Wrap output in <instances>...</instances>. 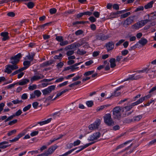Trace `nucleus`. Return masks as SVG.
<instances>
[{"mask_svg": "<svg viewBox=\"0 0 156 156\" xmlns=\"http://www.w3.org/2000/svg\"><path fill=\"white\" fill-rule=\"evenodd\" d=\"M62 110H60V111L55 112L54 113L51 114L49 115V116H52L53 118L54 119L56 117L59 116L60 114V112H61Z\"/></svg>", "mask_w": 156, "mask_h": 156, "instance_id": "29", "label": "nucleus"}, {"mask_svg": "<svg viewBox=\"0 0 156 156\" xmlns=\"http://www.w3.org/2000/svg\"><path fill=\"white\" fill-rule=\"evenodd\" d=\"M82 76V75L80 76H76L74 77H73V81H76L78 80L79 79H80L81 76Z\"/></svg>", "mask_w": 156, "mask_h": 156, "instance_id": "61", "label": "nucleus"}, {"mask_svg": "<svg viewBox=\"0 0 156 156\" xmlns=\"http://www.w3.org/2000/svg\"><path fill=\"white\" fill-rule=\"evenodd\" d=\"M144 10V7L143 6H140L137 7L135 11V12H136L140 11H142Z\"/></svg>", "mask_w": 156, "mask_h": 156, "instance_id": "56", "label": "nucleus"}, {"mask_svg": "<svg viewBox=\"0 0 156 156\" xmlns=\"http://www.w3.org/2000/svg\"><path fill=\"white\" fill-rule=\"evenodd\" d=\"M49 123V119H48L46 120L40 122H37V124H39L41 126H42L43 125H44Z\"/></svg>", "mask_w": 156, "mask_h": 156, "instance_id": "34", "label": "nucleus"}, {"mask_svg": "<svg viewBox=\"0 0 156 156\" xmlns=\"http://www.w3.org/2000/svg\"><path fill=\"white\" fill-rule=\"evenodd\" d=\"M0 34L1 36L3 37L2 39V41H5L9 39V37L8 36L9 33L8 32H3L1 33Z\"/></svg>", "mask_w": 156, "mask_h": 156, "instance_id": "17", "label": "nucleus"}, {"mask_svg": "<svg viewBox=\"0 0 156 156\" xmlns=\"http://www.w3.org/2000/svg\"><path fill=\"white\" fill-rule=\"evenodd\" d=\"M21 57V54L20 53H18L17 55L12 56L10 58V63L12 64L17 65L19 63Z\"/></svg>", "mask_w": 156, "mask_h": 156, "instance_id": "4", "label": "nucleus"}, {"mask_svg": "<svg viewBox=\"0 0 156 156\" xmlns=\"http://www.w3.org/2000/svg\"><path fill=\"white\" fill-rule=\"evenodd\" d=\"M149 20H141L137 22L132 25V28L136 30L138 29L139 28L144 26L145 24L150 21Z\"/></svg>", "mask_w": 156, "mask_h": 156, "instance_id": "3", "label": "nucleus"}, {"mask_svg": "<svg viewBox=\"0 0 156 156\" xmlns=\"http://www.w3.org/2000/svg\"><path fill=\"white\" fill-rule=\"evenodd\" d=\"M68 81H65V82L59 84L58 86V87H62L63 86L66 85L68 84Z\"/></svg>", "mask_w": 156, "mask_h": 156, "instance_id": "57", "label": "nucleus"}, {"mask_svg": "<svg viewBox=\"0 0 156 156\" xmlns=\"http://www.w3.org/2000/svg\"><path fill=\"white\" fill-rule=\"evenodd\" d=\"M135 16H134L128 18L124 22L123 26L125 27H127L129 25L133 22L134 18Z\"/></svg>", "mask_w": 156, "mask_h": 156, "instance_id": "8", "label": "nucleus"}, {"mask_svg": "<svg viewBox=\"0 0 156 156\" xmlns=\"http://www.w3.org/2000/svg\"><path fill=\"white\" fill-rule=\"evenodd\" d=\"M49 65V61L44 62L41 64L40 66L41 67H44Z\"/></svg>", "mask_w": 156, "mask_h": 156, "instance_id": "62", "label": "nucleus"}, {"mask_svg": "<svg viewBox=\"0 0 156 156\" xmlns=\"http://www.w3.org/2000/svg\"><path fill=\"white\" fill-rule=\"evenodd\" d=\"M58 147V146L55 144L49 147V154H52Z\"/></svg>", "mask_w": 156, "mask_h": 156, "instance_id": "23", "label": "nucleus"}, {"mask_svg": "<svg viewBox=\"0 0 156 156\" xmlns=\"http://www.w3.org/2000/svg\"><path fill=\"white\" fill-rule=\"evenodd\" d=\"M147 40L144 38H141L139 41L138 43L142 45V46H144L147 43Z\"/></svg>", "mask_w": 156, "mask_h": 156, "instance_id": "21", "label": "nucleus"}, {"mask_svg": "<svg viewBox=\"0 0 156 156\" xmlns=\"http://www.w3.org/2000/svg\"><path fill=\"white\" fill-rule=\"evenodd\" d=\"M62 94H63L62 92H61L60 93H58L56 97H55L53 99H52L53 96H49V101L51 99H52V100H55L57 98H58L59 97L61 96Z\"/></svg>", "mask_w": 156, "mask_h": 156, "instance_id": "27", "label": "nucleus"}, {"mask_svg": "<svg viewBox=\"0 0 156 156\" xmlns=\"http://www.w3.org/2000/svg\"><path fill=\"white\" fill-rule=\"evenodd\" d=\"M7 15L9 16L13 17L15 16V14L14 12H8L7 13Z\"/></svg>", "mask_w": 156, "mask_h": 156, "instance_id": "64", "label": "nucleus"}, {"mask_svg": "<svg viewBox=\"0 0 156 156\" xmlns=\"http://www.w3.org/2000/svg\"><path fill=\"white\" fill-rule=\"evenodd\" d=\"M37 88V86L36 85H34L32 86H30L29 87L28 89L29 90H33L36 89Z\"/></svg>", "mask_w": 156, "mask_h": 156, "instance_id": "55", "label": "nucleus"}, {"mask_svg": "<svg viewBox=\"0 0 156 156\" xmlns=\"http://www.w3.org/2000/svg\"><path fill=\"white\" fill-rule=\"evenodd\" d=\"M154 1H151L150 2L148 3L147 4L145 5V9H147L151 8L152 7L153 5L154 4Z\"/></svg>", "mask_w": 156, "mask_h": 156, "instance_id": "25", "label": "nucleus"}, {"mask_svg": "<svg viewBox=\"0 0 156 156\" xmlns=\"http://www.w3.org/2000/svg\"><path fill=\"white\" fill-rule=\"evenodd\" d=\"M63 136L62 135H59V136L58 137H54L53 139H51L49 142V145L51 144L52 143L54 142L55 141L59 140Z\"/></svg>", "mask_w": 156, "mask_h": 156, "instance_id": "28", "label": "nucleus"}, {"mask_svg": "<svg viewBox=\"0 0 156 156\" xmlns=\"http://www.w3.org/2000/svg\"><path fill=\"white\" fill-rule=\"evenodd\" d=\"M128 53V51L127 50L125 49L122 51L121 54L122 55L125 56L126 55H127Z\"/></svg>", "mask_w": 156, "mask_h": 156, "instance_id": "52", "label": "nucleus"}, {"mask_svg": "<svg viewBox=\"0 0 156 156\" xmlns=\"http://www.w3.org/2000/svg\"><path fill=\"white\" fill-rule=\"evenodd\" d=\"M103 118L104 122L107 126H111L114 125V122L111 118L110 114H106Z\"/></svg>", "mask_w": 156, "mask_h": 156, "instance_id": "1", "label": "nucleus"}, {"mask_svg": "<svg viewBox=\"0 0 156 156\" xmlns=\"http://www.w3.org/2000/svg\"><path fill=\"white\" fill-rule=\"evenodd\" d=\"M142 77H141L140 75H136V74H134L129 75L128 78L124 79L122 82L128 80H137L141 78Z\"/></svg>", "mask_w": 156, "mask_h": 156, "instance_id": "10", "label": "nucleus"}, {"mask_svg": "<svg viewBox=\"0 0 156 156\" xmlns=\"http://www.w3.org/2000/svg\"><path fill=\"white\" fill-rule=\"evenodd\" d=\"M105 46L106 47L107 51L108 52L113 49L114 47V43L112 41L109 42L106 44Z\"/></svg>", "mask_w": 156, "mask_h": 156, "instance_id": "13", "label": "nucleus"}, {"mask_svg": "<svg viewBox=\"0 0 156 156\" xmlns=\"http://www.w3.org/2000/svg\"><path fill=\"white\" fill-rule=\"evenodd\" d=\"M81 143V141L79 140H77L76 141H75L73 143V146H76L79 145Z\"/></svg>", "mask_w": 156, "mask_h": 156, "instance_id": "47", "label": "nucleus"}, {"mask_svg": "<svg viewBox=\"0 0 156 156\" xmlns=\"http://www.w3.org/2000/svg\"><path fill=\"white\" fill-rule=\"evenodd\" d=\"M138 146V145L137 146H135L132 149V150H130L128 152H126V153H125V154H124L123 155H124L125 156H127V154H131V153L133 152L135 149H136Z\"/></svg>", "mask_w": 156, "mask_h": 156, "instance_id": "42", "label": "nucleus"}, {"mask_svg": "<svg viewBox=\"0 0 156 156\" xmlns=\"http://www.w3.org/2000/svg\"><path fill=\"white\" fill-rule=\"evenodd\" d=\"M125 41V40L123 39H121L115 45L117 46H118L120 45L121 44L124 42Z\"/></svg>", "mask_w": 156, "mask_h": 156, "instance_id": "60", "label": "nucleus"}, {"mask_svg": "<svg viewBox=\"0 0 156 156\" xmlns=\"http://www.w3.org/2000/svg\"><path fill=\"white\" fill-rule=\"evenodd\" d=\"M16 130L14 129L8 132L7 134L8 136H11V135H14L16 133Z\"/></svg>", "mask_w": 156, "mask_h": 156, "instance_id": "33", "label": "nucleus"}, {"mask_svg": "<svg viewBox=\"0 0 156 156\" xmlns=\"http://www.w3.org/2000/svg\"><path fill=\"white\" fill-rule=\"evenodd\" d=\"M121 94V92L115 90L114 93H112L111 97H117L120 95Z\"/></svg>", "mask_w": 156, "mask_h": 156, "instance_id": "30", "label": "nucleus"}, {"mask_svg": "<svg viewBox=\"0 0 156 156\" xmlns=\"http://www.w3.org/2000/svg\"><path fill=\"white\" fill-rule=\"evenodd\" d=\"M30 61H26L24 62L23 65L24 66L27 67L28 68L30 66Z\"/></svg>", "mask_w": 156, "mask_h": 156, "instance_id": "35", "label": "nucleus"}, {"mask_svg": "<svg viewBox=\"0 0 156 156\" xmlns=\"http://www.w3.org/2000/svg\"><path fill=\"white\" fill-rule=\"evenodd\" d=\"M108 35H105L99 34L96 36V40H102V41L108 39L109 38Z\"/></svg>", "mask_w": 156, "mask_h": 156, "instance_id": "14", "label": "nucleus"}, {"mask_svg": "<svg viewBox=\"0 0 156 156\" xmlns=\"http://www.w3.org/2000/svg\"><path fill=\"white\" fill-rule=\"evenodd\" d=\"M69 44V42L67 41H63V40L61 42H60L59 44L62 46L66 45Z\"/></svg>", "mask_w": 156, "mask_h": 156, "instance_id": "36", "label": "nucleus"}, {"mask_svg": "<svg viewBox=\"0 0 156 156\" xmlns=\"http://www.w3.org/2000/svg\"><path fill=\"white\" fill-rule=\"evenodd\" d=\"M89 20L92 23H94L96 21V19L93 16L90 17L89 18Z\"/></svg>", "mask_w": 156, "mask_h": 156, "instance_id": "51", "label": "nucleus"}, {"mask_svg": "<svg viewBox=\"0 0 156 156\" xmlns=\"http://www.w3.org/2000/svg\"><path fill=\"white\" fill-rule=\"evenodd\" d=\"M55 39L57 41L60 42H61L63 40V37L61 36H57Z\"/></svg>", "mask_w": 156, "mask_h": 156, "instance_id": "48", "label": "nucleus"}, {"mask_svg": "<svg viewBox=\"0 0 156 156\" xmlns=\"http://www.w3.org/2000/svg\"><path fill=\"white\" fill-rule=\"evenodd\" d=\"M86 104L89 107H92L94 105V102L92 101H89L86 102Z\"/></svg>", "mask_w": 156, "mask_h": 156, "instance_id": "32", "label": "nucleus"}, {"mask_svg": "<svg viewBox=\"0 0 156 156\" xmlns=\"http://www.w3.org/2000/svg\"><path fill=\"white\" fill-rule=\"evenodd\" d=\"M134 120L135 121H139L142 118V116L141 115H138L136 116H135L134 117Z\"/></svg>", "mask_w": 156, "mask_h": 156, "instance_id": "49", "label": "nucleus"}, {"mask_svg": "<svg viewBox=\"0 0 156 156\" xmlns=\"http://www.w3.org/2000/svg\"><path fill=\"white\" fill-rule=\"evenodd\" d=\"M57 10L55 8H51L49 9V12L52 14H55Z\"/></svg>", "mask_w": 156, "mask_h": 156, "instance_id": "44", "label": "nucleus"}, {"mask_svg": "<svg viewBox=\"0 0 156 156\" xmlns=\"http://www.w3.org/2000/svg\"><path fill=\"white\" fill-rule=\"evenodd\" d=\"M34 93L35 94V96L36 95L37 97H40L41 94V93L40 91L38 90H35Z\"/></svg>", "mask_w": 156, "mask_h": 156, "instance_id": "39", "label": "nucleus"}, {"mask_svg": "<svg viewBox=\"0 0 156 156\" xmlns=\"http://www.w3.org/2000/svg\"><path fill=\"white\" fill-rule=\"evenodd\" d=\"M94 72V70L90 71L87 72L84 74V75L85 76H88L93 74Z\"/></svg>", "mask_w": 156, "mask_h": 156, "instance_id": "37", "label": "nucleus"}, {"mask_svg": "<svg viewBox=\"0 0 156 156\" xmlns=\"http://www.w3.org/2000/svg\"><path fill=\"white\" fill-rule=\"evenodd\" d=\"M123 56H117L116 58V60L117 62H119L122 59L123 60Z\"/></svg>", "mask_w": 156, "mask_h": 156, "instance_id": "54", "label": "nucleus"}, {"mask_svg": "<svg viewBox=\"0 0 156 156\" xmlns=\"http://www.w3.org/2000/svg\"><path fill=\"white\" fill-rule=\"evenodd\" d=\"M39 133L38 131H34L31 133L30 135L32 136H33L37 135Z\"/></svg>", "mask_w": 156, "mask_h": 156, "instance_id": "58", "label": "nucleus"}, {"mask_svg": "<svg viewBox=\"0 0 156 156\" xmlns=\"http://www.w3.org/2000/svg\"><path fill=\"white\" fill-rule=\"evenodd\" d=\"M93 15L95 16V17L98 18L99 17L100 14V13L98 12H94L93 13Z\"/></svg>", "mask_w": 156, "mask_h": 156, "instance_id": "59", "label": "nucleus"}, {"mask_svg": "<svg viewBox=\"0 0 156 156\" xmlns=\"http://www.w3.org/2000/svg\"><path fill=\"white\" fill-rule=\"evenodd\" d=\"M133 140H128L126 141V142L123 143V144L118 146L115 148V150L116 151L119 149L123 148L125 146V145H126V144L129 143L133 141Z\"/></svg>", "mask_w": 156, "mask_h": 156, "instance_id": "16", "label": "nucleus"}, {"mask_svg": "<svg viewBox=\"0 0 156 156\" xmlns=\"http://www.w3.org/2000/svg\"><path fill=\"white\" fill-rule=\"evenodd\" d=\"M14 117H15V116L13 114L12 115L10 116L7 118V119L4 121L5 122H7L11 120Z\"/></svg>", "mask_w": 156, "mask_h": 156, "instance_id": "41", "label": "nucleus"}, {"mask_svg": "<svg viewBox=\"0 0 156 156\" xmlns=\"http://www.w3.org/2000/svg\"><path fill=\"white\" fill-rule=\"evenodd\" d=\"M34 4L33 2H29L27 4V5L28 8L31 9L33 8L34 6Z\"/></svg>", "mask_w": 156, "mask_h": 156, "instance_id": "31", "label": "nucleus"}, {"mask_svg": "<svg viewBox=\"0 0 156 156\" xmlns=\"http://www.w3.org/2000/svg\"><path fill=\"white\" fill-rule=\"evenodd\" d=\"M24 135L25 133H20L14 139L12 140H10L9 141L10 143L15 142L18 141L20 138Z\"/></svg>", "mask_w": 156, "mask_h": 156, "instance_id": "15", "label": "nucleus"}, {"mask_svg": "<svg viewBox=\"0 0 156 156\" xmlns=\"http://www.w3.org/2000/svg\"><path fill=\"white\" fill-rule=\"evenodd\" d=\"M80 64V63H77L72 66L66 67L64 68L63 71H66L69 69H71V71L73 72L78 68V67H76L79 65Z\"/></svg>", "mask_w": 156, "mask_h": 156, "instance_id": "12", "label": "nucleus"}, {"mask_svg": "<svg viewBox=\"0 0 156 156\" xmlns=\"http://www.w3.org/2000/svg\"><path fill=\"white\" fill-rule=\"evenodd\" d=\"M43 94L44 95L47 94L49 93V88H48L44 89L42 91Z\"/></svg>", "mask_w": 156, "mask_h": 156, "instance_id": "63", "label": "nucleus"}, {"mask_svg": "<svg viewBox=\"0 0 156 156\" xmlns=\"http://www.w3.org/2000/svg\"><path fill=\"white\" fill-rule=\"evenodd\" d=\"M122 12V11H117V12H112L110 15L109 18L111 19L116 18L117 17V15L119 14H121Z\"/></svg>", "mask_w": 156, "mask_h": 156, "instance_id": "19", "label": "nucleus"}, {"mask_svg": "<svg viewBox=\"0 0 156 156\" xmlns=\"http://www.w3.org/2000/svg\"><path fill=\"white\" fill-rule=\"evenodd\" d=\"M132 108H124V111L125 110V115L126 116H128L131 114L133 112V110L131 111L130 110Z\"/></svg>", "mask_w": 156, "mask_h": 156, "instance_id": "22", "label": "nucleus"}, {"mask_svg": "<svg viewBox=\"0 0 156 156\" xmlns=\"http://www.w3.org/2000/svg\"><path fill=\"white\" fill-rule=\"evenodd\" d=\"M18 68V66L16 64H12V65L9 64L6 66V67L5 68V72L7 73L8 74H10L12 72L11 70H13L17 69Z\"/></svg>", "mask_w": 156, "mask_h": 156, "instance_id": "7", "label": "nucleus"}, {"mask_svg": "<svg viewBox=\"0 0 156 156\" xmlns=\"http://www.w3.org/2000/svg\"><path fill=\"white\" fill-rule=\"evenodd\" d=\"M101 134L99 132H96L90 135L88 139V140L89 141H93L99 138Z\"/></svg>", "mask_w": 156, "mask_h": 156, "instance_id": "9", "label": "nucleus"}, {"mask_svg": "<svg viewBox=\"0 0 156 156\" xmlns=\"http://www.w3.org/2000/svg\"><path fill=\"white\" fill-rule=\"evenodd\" d=\"M116 60L115 58H112L110 59L109 62L110 63V67L111 68H114L116 66Z\"/></svg>", "mask_w": 156, "mask_h": 156, "instance_id": "20", "label": "nucleus"}, {"mask_svg": "<svg viewBox=\"0 0 156 156\" xmlns=\"http://www.w3.org/2000/svg\"><path fill=\"white\" fill-rule=\"evenodd\" d=\"M78 44L74 43L67 46L66 47V48H67L68 49H72L76 48Z\"/></svg>", "mask_w": 156, "mask_h": 156, "instance_id": "24", "label": "nucleus"}, {"mask_svg": "<svg viewBox=\"0 0 156 156\" xmlns=\"http://www.w3.org/2000/svg\"><path fill=\"white\" fill-rule=\"evenodd\" d=\"M22 111L20 109L19 110L17 111L14 114V115L15 117L17 116H19L20 115L21 113H22Z\"/></svg>", "mask_w": 156, "mask_h": 156, "instance_id": "43", "label": "nucleus"}, {"mask_svg": "<svg viewBox=\"0 0 156 156\" xmlns=\"http://www.w3.org/2000/svg\"><path fill=\"white\" fill-rule=\"evenodd\" d=\"M17 122V119H15L13 120L12 121L9 122L8 125H11V126L13 125L14 124H15Z\"/></svg>", "mask_w": 156, "mask_h": 156, "instance_id": "45", "label": "nucleus"}, {"mask_svg": "<svg viewBox=\"0 0 156 156\" xmlns=\"http://www.w3.org/2000/svg\"><path fill=\"white\" fill-rule=\"evenodd\" d=\"M86 53V52L83 50H80V49H78L77 51V53L78 54L80 55H83Z\"/></svg>", "mask_w": 156, "mask_h": 156, "instance_id": "46", "label": "nucleus"}, {"mask_svg": "<svg viewBox=\"0 0 156 156\" xmlns=\"http://www.w3.org/2000/svg\"><path fill=\"white\" fill-rule=\"evenodd\" d=\"M154 101L153 100H151L150 101H148L147 104H144V105H142V106L145 107L149 106Z\"/></svg>", "mask_w": 156, "mask_h": 156, "instance_id": "53", "label": "nucleus"}, {"mask_svg": "<svg viewBox=\"0 0 156 156\" xmlns=\"http://www.w3.org/2000/svg\"><path fill=\"white\" fill-rule=\"evenodd\" d=\"M101 121L100 119H97L93 123L89 126V129L90 130H93L98 129L101 124Z\"/></svg>", "mask_w": 156, "mask_h": 156, "instance_id": "5", "label": "nucleus"}, {"mask_svg": "<svg viewBox=\"0 0 156 156\" xmlns=\"http://www.w3.org/2000/svg\"><path fill=\"white\" fill-rule=\"evenodd\" d=\"M76 149V148H73L66 152L65 154L62 155H59L58 156H67L69 154H70L73 151L75 150Z\"/></svg>", "mask_w": 156, "mask_h": 156, "instance_id": "26", "label": "nucleus"}, {"mask_svg": "<svg viewBox=\"0 0 156 156\" xmlns=\"http://www.w3.org/2000/svg\"><path fill=\"white\" fill-rule=\"evenodd\" d=\"M151 95H148L145 96L144 97L140 98L138 100L132 103L130 105V106L134 107L142 103L144 100L148 98H150L151 97Z\"/></svg>", "mask_w": 156, "mask_h": 156, "instance_id": "6", "label": "nucleus"}, {"mask_svg": "<svg viewBox=\"0 0 156 156\" xmlns=\"http://www.w3.org/2000/svg\"><path fill=\"white\" fill-rule=\"evenodd\" d=\"M124 108H114L113 110V117L116 119H119L121 116V111L124 112Z\"/></svg>", "mask_w": 156, "mask_h": 156, "instance_id": "2", "label": "nucleus"}, {"mask_svg": "<svg viewBox=\"0 0 156 156\" xmlns=\"http://www.w3.org/2000/svg\"><path fill=\"white\" fill-rule=\"evenodd\" d=\"M156 70V67H155L152 68H150L149 69L147 68V73H148L150 72L154 73L155 72Z\"/></svg>", "mask_w": 156, "mask_h": 156, "instance_id": "38", "label": "nucleus"}, {"mask_svg": "<svg viewBox=\"0 0 156 156\" xmlns=\"http://www.w3.org/2000/svg\"><path fill=\"white\" fill-rule=\"evenodd\" d=\"M130 14V13L129 12H126L125 14H122L121 15V18H125L127 16H128Z\"/></svg>", "mask_w": 156, "mask_h": 156, "instance_id": "40", "label": "nucleus"}, {"mask_svg": "<svg viewBox=\"0 0 156 156\" xmlns=\"http://www.w3.org/2000/svg\"><path fill=\"white\" fill-rule=\"evenodd\" d=\"M44 77V76L41 74L36 73V75L33 76L30 78V81L31 82L34 81H37Z\"/></svg>", "mask_w": 156, "mask_h": 156, "instance_id": "11", "label": "nucleus"}, {"mask_svg": "<svg viewBox=\"0 0 156 156\" xmlns=\"http://www.w3.org/2000/svg\"><path fill=\"white\" fill-rule=\"evenodd\" d=\"M74 51L73 50H69L67 51V52L66 55L68 56H70L73 55L74 54Z\"/></svg>", "mask_w": 156, "mask_h": 156, "instance_id": "50", "label": "nucleus"}, {"mask_svg": "<svg viewBox=\"0 0 156 156\" xmlns=\"http://www.w3.org/2000/svg\"><path fill=\"white\" fill-rule=\"evenodd\" d=\"M30 80L27 79H24L17 82L16 83L20 85H23L29 83Z\"/></svg>", "mask_w": 156, "mask_h": 156, "instance_id": "18", "label": "nucleus"}]
</instances>
